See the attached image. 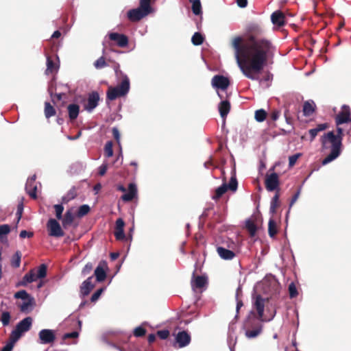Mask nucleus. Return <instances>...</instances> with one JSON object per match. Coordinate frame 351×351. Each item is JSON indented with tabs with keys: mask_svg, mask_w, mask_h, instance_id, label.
<instances>
[{
	"mask_svg": "<svg viewBox=\"0 0 351 351\" xmlns=\"http://www.w3.org/2000/svg\"><path fill=\"white\" fill-rule=\"evenodd\" d=\"M231 45L239 68L251 80H259V74L276 51L272 41L264 36L263 29L255 23L247 25L242 36L234 37Z\"/></svg>",
	"mask_w": 351,
	"mask_h": 351,
	"instance_id": "nucleus-1",
	"label": "nucleus"
},
{
	"mask_svg": "<svg viewBox=\"0 0 351 351\" xmlns=\"http://www.w3.org/2000/svg\"><path fill=\"white\" fill-rule=\"evenodd\" d=\"M343 136V130L341 128L337 127V134H335L331 131L322 136L321 142L323 148H330V154L322 162L323 165L332 162L340 155Z\"/></svg>",
	"mask_w": 351,
	"mask_h": 351,
	"instance_id": "nucleus-2",
	"label": "nucleus"
},
{
	"mask_svg": "<svg viewBox=\"0 0 351 351\" xmlns=\"http://www.w3.org/2000/svg\"><path fill=\"white\" fill-rule=\"evenodd\" d=\"M130 87V80L128 76H124L121 82L115 87L110 86L106 93V99L110 101L123 97L129 92Z\"/></svg>",
	"mask_w": 351,
	"mask_h": 351,
	"instance_id": "nucleus-3",
	"label": "nucleus"
},
{
	"mask_svg": "<svg viewBox=\"0 0 351 351\" xmlns=\"http://www.w3.org/2000/svg\"><path fill=\"white\" fill-rule=\"evenodd\" d=\"M244 327L245 328H252V330H246L245 336L247 338L256 337L262 331V325L256 319L253 311L250 312L247 319L244 322Z\"/></svg>",
	"mask_w": 351,
	"mask_h": 351,
	"instance_id": "nucleus-4",
	"label": "nucleus"
},
{
	"mask_svg": "<svg viewBox=\"0 0 351 351\" xmlns=\"http://www.w3.org/2000/svg\"><path fill=\"white\" fill-rule=\"evenodd\" d=\"M32 322L33 319L31 317H27L20 321L10 335V339H12V341H17L24 332L29 330Z\"/></svg>",
	"mask_w": 351,
	"mask_h": 351,
	"instance_id": "nucleus-5",
	"label": "nucleus"
},
{
	"mask_svg": "<svg viewBox=\"0 0 351 351\" xmlns=\"http://www.w3.org/2000/svg\"><path fill=\"white\" fill-rule=\"evenodd\" d=\"M47 228L49 235L54 237H62L64 235L60 223L55 219H50L47 221Z\"/></svg>",
	"mask_w": 351,
	"mask_h": 351,
	"instance_id": "nucleus-6",
	"label": "nucleus"
},
{
	"mask_svg": "<svg viewBox=\"0 0 351 351\" xmlns=\"http://www.w3.org/2000/svg\"><path fill=\"white\" fill-rule=\"evenodd\" d=\"M351 121V110L348 105H343L340 112L335 117L337 125L347 123Z\"/></svg>",
	"mask_w": 351,
	"mask_h": 351,
	"instance_id": "nucleus-7",
	"label": "nucleus"
},
{
	"mask_svg": "<svg viewBox=\"0 0 351 351\" xmlns=\"http://www.w3.org/2000/svg\"><path fill=\"white\" fill-rule=\"evenodd\" d=\"M38 338L41 344H51L56 340V332L51 329H43L38 332Z\"/></svg>",
	"mask_w": 351,
	"mask_h": 351,
	"instance_id": "nucleus-8",
	"label": "nucleus"
},
{
	"mask_svg": "<svg viewBox=\"0 0 351 351\" xmlns=\"http://www.w3.org/2000/svg\"><path fill=\"white\" fill-rule=\"evenodd\" d=\"M265 188L269 191H273L278 189L280 181L278 175L276 173L267 174L265 180Z\"/></svg>",
	"mask_w": 351,
	"mask_h": 351,
	"instance_id": "nucleus-9",
	"label": "nucleus"
},
{
	"mask_svg": "<svg viewBox=\"0 0 351 351\" xmlns=\"http://www.w3.org/2000/svg\"><path fill=\"white\" fill-rule=\"evenodd\" d=\"M212 86L215 88L226 90L230 85V81L228 77L221 75H215L211 81Z\"/></svg>",
	"mask_w": 351,
	"mask_h": 351,
	"instance_id": "nucleus-10",
	"label": "nucleus"
},
{
	"mask_svg": "<svg viewBox=\"0 0 351 351\" xmlns=\"http://www.w3.org/2000/svg\"><path fill=\"white\" fill-rule=\"evenodd\" d=\"M148 14V13H147L145 10L141 9V8L139 7H138L137 8L130 10L127 14L128 19L132 22L139 21Z\"/></svg>",
	"mask_w": 351,
	"mask_h": 351,
	"instance_id": "nucleus-11",
	"label": "nucleus"
},
{
	"mask_svg": "<svg viewBox=\"0 0 351 351\" xmlns=\"http://www.w3.org/2000/svg\"><path fill=\"white\" fill-rule=\"evenodd\" d=\"M176 342L174 343V346L176 347V344H178L179 348H184L188 346L191 342V336L190 335L183 330L179 332L176 336Z\"/></svg>",
	"mask_w": 351,
	"mask_h": 351,
	"instance_id": "nucleus-12",
	"label": "nucleus"
},
{
	"mask_svg": "<svg viewBox=\"0 0 351 351\" xmlns=\"http://www.w3.org/2000/svg\"><path fill=\"white\" fill-rule=\"evenodd\" d=\"M208 283V279L204 276H195V270L193 273L191 280V287L193 289H202Z\"/></svg>",
	"mask_w": 351,
	"mask_h": 351,
	"instance_id": "nucleus-13",
	"label": "nucleus"
},
{
	"mask_svg": "<svg viewBox=\"0 0 351 351\" xmlns=\"http://www.w3.org/2000/svg\"><path fill=\"white\" fill-rule=\"evenodd\" d=\"M125 222L121 218H119L116 221L115 228L114 234L117 240L122 241L125 239V235L124 233Z\"/></svg>",
	"mask_w": 351,
	"mask_h": 351,
	"instance_id": "nucleus-14",
	"label": "nucleus"
},
{
	"mask_svg": "<svg viewBox=\"0 0 351 351\" xmlns=\"http://www.w3.org/2000/svg\"><path fill=\"white\" fill-rule=\"evenodd\" d=\"M99 100V95L97 92L93 91L88 95L87 104L85 105L84 108L88 112H91L94 108H95Z\"/></svg>",
	"mask_w": 351,
	"mask_h": 351,
	"instance_id": "nucleus-15",
	"label": "nucleus"
},
{
	"mask_svg": "<svg viewBox=\"0 0 351 351\" xmlns=\"http://www.w3.org/2000/svg\"><path fill=\"white\" fill-rule=\"evenodd\" d=\"M109 38L117 42V45L120 47H125L128 44V38L124 34L112 32L109 34Z\"/></svg>",
	"mask_w": 351,
	"mask_h": 351,
	"instance_id": "nucleus-16",
	"label": "nucleus"
},
{
	"mask_svg": "<svg viewBox=\"0 0 351 351\" xmlns=\"http://www.w3.org/2000/svg\"><path fill=\"white\" fill-rule=\"evenodd\" d=\"M265 300L263 298L261 295H257L255 297V300L254 302V306L257 311L258 319L263 320L264 309H265Z\"/></svg>",
	"mask_w": 351,
	"mask_h": 351,
	"instance_id": "nucleus-17",
	"label": "nucleus"
},
{
	"mask_svg": "<svg viewBox=\"0 0 351 351\" xmlns=\"http://www.w3.org/2000/svg\"><path fill=\"white\" fill-rule=\"evenodd\" d=\"M137 195V188L134 183H130L128 192L121 196V199L125 202L132 201Z\"/></svg>",
	"mask_w": 351,
	"mask_h": 351,
	"instance_id": "nucleus-18",
	"label": "nucleus"
},
{
	"mask_svg": "<svg viewBox=\"0 0 351 351\" xmlns=\"http://www.w3.org/2000/svg\"><path fill=\"white\" fill-rule=\"evenodd\" d=\"M271 20L274 25L282 27L285 25V16L280 10L273 12L271 15Z\"/></svg>",
	"mask_w": 351,
	"mask_h": 351,
	"instance_id": "nucleus-19",
	"label": "nucleus"
},
{
	"mask_svg": "<svg viewBox=\"0 0 351 351\" xmlns=\"http://www.w3.org/2000/svg\"><path fill=\"white\" fill-rule=\"evenodd\" d=\"M92 280L93 276H90L82 282L80 287V293L83 296L88 295L94 288V285L92 282Z\"/></svg>",
	"mask_w": 351,
	"mask_h": 351,
	"instance_id": "nucleus-20",
	"label": "nucleus"
},
{
	"mask_svg": "<svg viewBox=\"0 0 351 351\" xmlns=\"http://www.w3.org/2000/svg\"><path fill=\"white\" fill-rule=\"evenodd\" d=\"M38 279L35 269H31L29 272L25 274L21 281L18 285L26 286L28 283L36 281Z\"/></svg>",
	"mask_w": 351,
	"mask_h": 351,
	"instance_id": "nucleus-21",
	"label": "nucleus"
},
{
	"mask_svg": "<svg viewBox=\"0 0 351 351\" xmlns=\"http://www.w3.org/2000/svg\"><path fill=\"white\" fill-rule=\"evenodd\" d=\"M217 252L219 256L224 260H232L235 256V253L232 250L223 247H217Z\"/></svg>",
	"mask_w": 351,
	"mask_h": 351,
	"instance_id": "nucleus-22",
	"label": "nucleus"
},
{
	"mask_svg": "<svg viewBox=\"0 0 351 351\" xmlns=\"http://www.w3.org/2000/svg\"><path fill=\"white\" fill-rule=\"evenodd\" d=\"M329 125L327 123H320L317 125L315 128L308 130L310 135V141H313L319 132L324 131L328 128Z\"/></svg>",
	"mask_w": 351,
	"mask_h": 351,
	"instance_id": "nucleus-23",
	"label": "nucleus"
},
{
	"mask_svg": "<svg viewBox=\"0 0 351 351\" xmlns=\"http://www.w3.org/2000/svg\"><path fill=\"white\" fill-rule=\"evenodd\" d=\"M230 103L228 100L222 101L219 104V111L221 117L226 119L230 110Z\"/></svg>",
	"mask_w": 351,
	"mask_h": 351,
	"instance_id": "nucleus-24",
	"label": "nucleus"
},
{
	"mask_svg": "<svg viewBox=\"0 0 351 351\" xmlns=\"http://www.w3.org/2000/svg\"><path fill=\"white\" fill-rule=\"evenodd\" d=\"M25 191L32 198H37V186L35 183L32 182V181L27 180L25 184Z\"/></svg>",
	"mask_w": 351,
	"mask_h": 351,
	"instance_id": "nucleus-25",
	"label": "nucleus"
},
{
	"mask_svg": "<svg viewBox=\"0 0 351 351\" xmlns=\"http://www.w3.org/2000/svg\"><path fill=\"white\" fill-rule=\"evenodd\" d=\"M58 65H57L50 56L47 57V69L45 73L47 75L53 74L56 73L58 70Z\"/></svg>",
	"mask_w": 351,
	"mask_h": 351,
	"instance_id": "nucleus-26",
	"label": "nucleus"
},
{
	"mask_svg": "<svg viewBox=\"0 0 351 351\" xmlns=\"http://www.w3.org/2000/svg\"><path fill=\"white\" fill-rule=\"evenodd\" d=\"M315 104L313 101H306L303 105V114L308 117L311 115L315 111Z\"/></svg>",
	"mask_w": 351,
	"mask_h": 351,
	"instance_id": "nucleus-27",
	"label": "nucleus"
},
{
	"mask_svg": "<svg viewBox=\"0 0 351 351\" xmlns=\"http://www.w3.org/2000/svg\"><path fill=\"white\" fill-rule=\"evenodd\" d=\"M69 119L73 121L75 120L80 112V107L77 104H69L67 107Z\"/></svg>",
	"mask_w": 351,
	"mask_h": 351,
	"instance_id": "nucleus-28",
	"label": "nucleus"
},
{
	"mask_svg": "<svg viewBox=\"0 0 351 351\" xmlns=\"http://www.w3.org/2000/svg\"><path fill=\"white\" fill-rule=\"evenodd\" d=\"M94 274L96 277V280L98 282H103L106 278V272L104 267L99 264L95 269Z\"/></svg>",
	"mask_w": 351,
	"mask_h": 351,
	"instance_id": "nucleus-29",
	"label": "nucleus"
},
{
	"mask_svg": "<svg viewBox=\"0 0 351 351\" xmlns=\"http://www.w3.org/2000/svg\"><path fill=\"white\" fill-rule=\"evenodd\" d=\"M77 195V189L75 186H73L68 193L62 197V203L66 204L73 199Z\"/></svg>",
	"mask_w": 351,
	"mask_h": 351,
	"instance_id": "nucleus-30",
	"label": "nucleus"
},
{
	"mask_svg": "<svg viewBox=\"0 0 351 351\" xmlns=\"http://www.w3.org/2000/svg\"><path fill=\"white\" fill-rule=\"evenodd\" d=\"M245 228L248 231L250 237H253L255 236L256 231H257V226L253 220H252V219L246 220Z\"/></svg>",
	"mask_w": 351,
	"mask_h": 351,
	"instance_id": "nucleus-31",
	"label": "nucleus"
},
{
	"mask_svg": "<svg viewBox=\"0 0 351 351\" xmlns=\"http://www.w3.org/2000/svg\"><path fill=\"white\" fill-rule=\"evenodd\" d=\"M280 195L278 192H276L273 198L271 199V204H270V213L272 214L276 213V209L280 206V201H279Z\"/></svg>",
	"mask_w": 351,
	"mask_h": 351,
	"instance_id": "nucleus-32",
	"label": "nucleus"
},
{
	"mask_svg": "<svg viewBox=\"0 0 351 351\" xmlns=\"http://www.w3.org/2000/svg\"><path fill=\"white\" fill-rule=\"evenodd\" d=\"M74 220V216L73 213L68 210L64 214V218L62 219V226L64 228H67L73 223Z\"/></svg>",
	"mask_w": 351,
	"mask_h": 351,
	"instance_id": "nucleus-33",
	"label": "nucleus"
},
{
	"mask_svg": "<svg viewBox=\"0 0 351 351\" xmlns=\"http://www.w3.org/2000/svg\"><path fill=\"white\" fill-rule=\"evenodd\" d=\"M278 232L277 224L273 219H270L268 223V234L270 237H274Z\"/></svg>",
	"mask_w": 351,
	"mask_h": 351,
	"instance_id": "nucleus-34",
	"label": "nucleus"
},
{
	"mask_svg": "<svg viewBox=\"0 0 351 351\" xmlns=\"http://www.w3.org/2000/svg\"><path fill=\"white\" fill-rule=\"evenodd\" d=\"M227 191L228 186L227 184L224 182L215 190V194L213 196V199L215 200L219 199Z\"/></svg>",
	"mask_w": 351,
	"mask_h": 351,
	"instance_id": "nucleus-35",
	"label": "nucleus"
},
{
	"mask_svg": "<svg viewBox=\"0 0 351 351\" xmlns=\"http://www.w3.org/2000/svg\"><path fill=\"white\" fill-rule=\"evenodd\" d=\"M45 115L46 118L49 119L53 116H54L56 113V111L53 106L51 105L49 102L45 103Z\"/></svg>",
	"mask_w": 351,
	"mask_h": 351,
	"instance_id": "nucleus-36",
	"label": "nucleus"
},
{
	"mask_svg": "<svg viewBox=\"0 0 351 351\" xmlns=\"http://www.w3.org/2000/svg\"><path fill=\"white\" fill-rule=\"evenodd\" d=\"M21 259V253L19 251H16V253L12 256L11 259V265L14 268H18L20 267Z\"/></svg>",
	"mask_w": 351,
	"mask_h": 351,
	"instance_id": "nucleus-37",
	"label": "nucleus"
},
{
	"mask_svg": "<svg viewBox=\"0 0 351 351\" xmlns=\"http://www.w3.org/2000/svg\"><path fill=\"white\" fill-rule=\"evenodd\" d=\"M152 0H139V8L145 10L149 14L152 12V8L151 6Z\"/></svg>",
	"mask_w": 351,
	"mask_h": 351,
	"instance_id": "nucleus-38",
	"label": "nucleus"
},
{
	"mask_svg": "<svg viewBox=\"0 0 351 351\" xmlns=\"http://www.w3.org/2000/svg\"><path fill=\"white\" fill-rule=\"evenodd\" d=\"M267 115V113L265 110L259 109L255 111L254 117L258 122H263L265 120Z\"/></svg>",
	"mask_w": 351,
	"mask_h": 351,
	"instance_id": "nucleus-39",
	"label": "nucleus"
},
{
	"mask_svg": "<svg viewBox=\"0 0 351 351\" xmlns=\"http://www.w3.org/2000/svg\"><path fill=\"white\" fill-rule=\"evenodd\" d=\"M204 38L199 32H195L191 38V42L194 45H200L203 43Z\"/></svg>",
	"mask_w": 351,
	"mask_h": 351,
	"instance_id": "nucleus-40",
	"label": "nucleus"
},
{
	"mask_svg": "<svg viewBox=\"0 0 351 351\" xmlns=\"http://www.w3.org/2000/svg\"><path fill=\"white\" fill-rule=\"evenodd\" d=\"M34 302V298H31L23 302V304L20 306L21 311L26 312L29 310V308L32 306Z\"/></svg>",
	"mask_w": 351,
	"mask_h": 351,
	"instance_id": "nucleus-41",
	"label": "nucleus"
},
{
	"mask_svg": "<svg viewBox=\"0 0 351 351\" xmlns=\"http://www.w3.org/2000/svg\"><path fill=\"white\" fill-rule=\"evenodd\" d=\"M192 11L195 15H199L202 13L200 0H194L192 1Z\"/></svg>",
	"mask_w": 351,
	"mask_h": 351,
	"instance_id": "nucleus-42",
	"label": "nucleus"
},
{
	"mask_svg": "<svg viewBox=\"0 0 351 351\" xmlns=\"http://www.w3.org/2000/svg\"><path fill=\"white\" fill-rule=\"evenodd\" d=\"M47 267L46 265H45V264L40 265L38 267L37 271H36L37 278H45L47 275Z\"/></svg>",
	"mask_w": 351,
	"mask_h": 351,
	"instance_id": "nucleus-43",
	"label": "nucleus"
},
{
	"mask_svg": "<svg viewBox=\"0 0 351 351\" xmlns=\"http://www.w3.org/2000/svg\"><path fill=\"white\" fill-rule=\"evenodd\" d=\"M14 298L16 299H21L24 301L31 298L32 297L25 290H21L14 293Z\"/></svg>",
	"mask_w": 351,
	"mask_h": 351,
	"instance_id": "nucleus-44",
	"label": "nucleus"
},
{
	"mask_svg": "<svg viewBox=\"0 0 351 351\" xmlns=\"http://www.w3.org/2000/svg\"><path fill=\"white\" fill-rule=\"evenodd\" d=\"M10 226L8 224L0 225V241L3 240V237L10 232Z\"/></svg>",
	"mask_w": 351,
	"mask_h": 351,
	"instance_id": "nucleus-45",
	"label": "nucleus"
},
{
	"mask_svg": "<svg viewBox=\"0 0 351 351\" xmlns=\"http://www.w3.org/2000/svg\"><path fill=\"white\" fill-rule=\"evenodd\" d=\"M113 143L112 141H108L104 147V153L106 157L110 158L113 155Z\"/></svg>",
	"mask_w": 351,
	"mask_h": 351,
	"instance_id": "nucleus-46",
	"label": "nucleus"
},
{
	"mask_svg": "<svg viewBox=\"0 0 351 351\" xmlns=\"http://www.w3.org/2000/svg\"><path fill=\"white\" fill-rule=\"evenodd\" d=\"M90 211V207L87 204L82 205L79 207L77 217H82L87 215Z\"/></svg>",
	"mask_w": 351,
	"mask_h": 351,
	"instance_id": "nucleus-47",
	"label": "nucleus"
},
{
	"mask_svg": "<svg viewBox=\"0 0 351 351\" xmlns=\"http://www.w3.org/2000/svg\"><path fill=\"white\" fill-rule=\"evenodd\" d=\"M228 189L235 191L237 189L238 182L236 176L234 175L231 177L229 184H227Z\"/></svg>",
	"mask_w": 351,
	"mask_h": 351,
	"instance_id": "nucleus-48",
	"label": "nucleus"
},
{
	"mask_svg": "<svg viewBox=\"0 0 351 351\" xmlns=\"http://www.w3.org/2000/svg\"><path fill=\"white\" fill-rule=\"evenodd\" d=\"M10 313L8 311H5L2 313L1 321L2 322V324L5 326H8L10 324Z\"/></svg>",
	"mask_w": 351,
	"mask_h": 351,
	"instance_id": "nucleus-49",
	"label": "nucleus"
},
{
	"mask_svg": "<svg viewBox=\"0 0 351 351\" xmlns=\"http://www.w3.org/2000/svg\"><path fill=\"white\" fill-rule=\"evenodd\" d=\"M106 62L105 60L104 57L101 56L99 58H98L95 62L94 66L97 69H100L106 66Z\"/></svg>",
	"mask_w": 351,
	"mask_h": 351,
	"instance_id": "nucleus-50",
	"label": "nucleus"
},
{
	"mask_svg": "<svg viewBox=\"0 0 351 351\" xmlns=\"http://www.w3.org/2000/svg\"><path fill=\"white\" fill-rule=\"evenodd\" d=\"M289 293L291 298H295L298 295L297 288L293 282L289 285Z\"/></svg>",
	"mask_w": 351,
	"mask_h": 351,
	"instance_id": "nucleus-51",
	"label": "nucleus"
},
{
	"mask_svg": "<svg viewBox=\"0 0 351 351\" xmlns=\"http://www.w3.org/2000/svg\"><path fill=\"white\" fill-rule=\"evenodd\" d=\"M134 335L136 337H143L146 334V330L142 326L136 327L134 330Z\"/></svg>",
	"mask_w": 351,
	"mask_h": 351,
	"instance_id": "nucleus-52",
	"label": "nucleus"
},
{
	"mask_svg": "<svg viewBox=\"0 0 351 351\" xmlns=\"http://www.w3.org/2000/svg\"><path fill=\"white\" fill-rule=\"evenodd\" d=\"M56 216L58 219H61L62 217V212L64 210V207L61 204H56L54 206Z\"/></svg>",
	"mask_w": 351,
	"mask_h": 351,
	"instance_id": "nucleus-53",
	"label": "nucleus"
},
{
	"mask_svg": "<svg viewBox=\"0 0 351 351\" xmlns=\"http://www.w3.org/2000/svg\"><path fill=\"white\" fill-rule=\"evenodd\" d=\"M302 156L301 154L298 153V154H293L291 156H289V166L290 167H292L295 165V164L296 163L298 159Z\"/></svg>",
	"mask_w": 351,
	"mask_h": 351,
	"instance_id": "nucleus-54",
	"label": "nucleus"
},
{
	"mask_svg": "<svg viewBox=\"0 0 351 351\" xmlns=\"http://www.w3.org/2000/svg\"><path fill=\"white\" fill-rule=\"evenodd\" d=\"M93 268V264L91 263H88L87 264L85 265V266L84 267V268L82 270V275L86 276V275L89 274L91 272Z\"/></svg>",
	"mask_w": 351,
	"mask_h": 351,
	"instance_id": "nucleus-55",
	"label": "nucleus"
},
{
	"mask_svg": "<svg viewBox=\"0 0 351 351\" xmlns=\"http://www.w3.org/2000/svg\"><path fill=\"white\" fill-rule=\"evenodd\" d=\"M112 133L114 138L115 139L117 143L119 145L120 144L121 135H120V133H119V131L118 128H115V127L113 128L112 129Z\"/></svg>",
	"mask_w": 351,
	"mask_h": 351,
	"instance_id": "nucleus-56",
	"label": "nucleus"
},
{
	"mask_svg": "<svg viewBox=\"0 0 351 351\" xmlns=\"http://www.w3.org/2000/svg\"><path fill=\"white\" fill-rule=\"evenodd\" d=\"M10 342H8L1 351H12L14 347V344L16 341H12V339L9 338Z\"/></svg>",
	"mask_w": 351,
	"mask_h": 351,
	"instance_id": "nucleus-57",
	"label": "nucleus"
},
{
	"mask_svg": "<svg viewBox=\"0 0 351 351\" xmlns=\"http://www.w3.org/2000/svg\"><path fill=\"white\" fill-rule=\"evenodd\" d=\"M157 335L161 339H166L169 336V331L168 330H158Z\"/></svg>",
	"mask_w": 351,
	"mask_h": 351,
	"instance_id": "nucleus-58",
	"label": "nucleus"
},
{
	"mask_svg": "<svg viewBox=\"0 0 351 351\" xmlns=\"http://www.w3.org/2000/svg\"><path fill=\"white\" fill-rule=\"evenodd\" d=\"M104 289L102 288L97 290L91 296L90 300L93 302H96L99 298L100 297L101 293L103 292Z\"/></svg>",
	"mask_w": 351,
	"mask_h": 351,
	"instance_id": "nucleus-59",
	"label": "nucleus"
},
{
	"mask_svg": "<svg viewBox=\"0 0 351 351\" xmlns=\"http://www.w3.org/2000/svg\"><path fill=\"white\" fill-rule=\"evenodd\" d=\"M79 336V332H77V331H73V332H69V333H66L63 335V340H66L67 339H70V338H77Z\"/></svg>",
	"mask_w": 351,
	"mask_h": 351,
	"instance_id": "nucleus-60",
	"label": "nucleus"
},
{
	"mask_svg": "<svg viewBox=\"0 0 351 351\" xmlns=\"http://www.w3.org/2000/svg\"><path fill=\"white\" fill-rule=\"evenodd\" d=\"M113 69L114 70L117 77L122 76L123 79L124 76H127L126 75H124L123 72L120 70V66L118 63L114 64Z\"/></svg>",
	"mask_w": 351,
	"mask_h": 351,
	"instance_id": "nucleus-61",
	"label": "nucleus"
},
{
	"mask_svg": "<svg viewBox=\"0 0 351 351\" xmlns=\"http://www.w3.org/2000/svg\"><path fill=\"white\" fill-rule=\"evenodd\" d=\"M34 236V233L32 232H28L27 230H21L19 237L21 239H25L26 237L27 238H32Z\"/></svg>",
	"mask_w": 351,
	"mask_h": 351,
	"instance_id": "nucleus-62",
	"label": "nucleus"
},
{
	"mask_svg": "<svg viewBox=\"0 0 351 351\" xmlns=\"http://www.w3.org/2000/svg\"><path fill=\"white\" fill-rule=\"evenodd\" d=\"M280 114V112L279 110H275L271 112V114H269V118L272 121H275L279 118Z\"/></svg>",
	"mask_w": 351,
	"mask_h": 351,
	"instance_id": "nucleus-63",
	"label": "nucleus"
},
{
	"mask_svg": "<svg viewBox=\"0 0 351 351\" xmlns=\"http://www.w3.org/2000/svg\"><path fill=\"white\" fill-rule=\"evenodd\" d=\"M108 169L107 164H102L99 168V175L103 176L106 174Z\"/></svg>",
	"mask_w": 351,
	"mask_h": 351,
	"instance_id": "nucleus-64",
	"label": "nucleus"
}]
</instances>
